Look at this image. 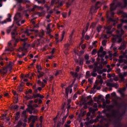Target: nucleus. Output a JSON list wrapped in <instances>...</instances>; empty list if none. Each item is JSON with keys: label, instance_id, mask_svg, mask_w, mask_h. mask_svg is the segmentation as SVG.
Here are the masks:
<instances>
[{"label": "nucleus", "instance_id": "4c0bfd02", "mask_svg": "<svg viewBox=\"0 0 127 127\" xmlns=\"http://www.w3.org/2000/svg\"><path fill=\"white\" fill-rule=\"evenodd\" d=\"M11 35L12 36V38H13V37H14V36H16V35H17V32H12Z\"/></svg>", "mask_w": 127, "mask_h": 127}, {"label": "nucleus", "instance_id": "39448f33", "mask_svg": "<svg viewBox=\"0 0 127 127\" xmlns=\"http://www.w3.org/2000/svg\"><path fill=\"white\" fill-rule=\"evenodd\" d=\"M29 46H30V45L26 43H24V46H23V48H20L19 49V51H23V50H27V49H28V47H29Z\"/></svg>", "mask_w": 127, "mask_h": 127}, {"label": "nucleus", "instance_id": "bb28decb", "mask_svg": "<svg viewBox=\"0 0 127 127\" xmlns=\"http://www.w3.org/2000/svg\"><path fill=\"white\" fill-rule=\"evenodd\" d=\"M70 74H71L73 78H76L78 77V73L77 72L74 73L73 72H70Z\"/></svg>", "mask_w": 127, "mask_h": 127}, {"label": "nucleus", "instance_id": "49530a36", "mask_svg": "<svg viewBox=\"0 0 127 127\" xmlns=\"http://www.w3.org/2000/svg\"><path fill=\"white\" fill-rule=\"evenodd\" d=\"M43 35H44V32L42 31V32L39 34V37H41V38H42V37H43Z\"/></svg>", "mask_w": 127, "mask_h": 127}, {"label": "nucleus", "instance_id": "3c124183", "mask_svg": "<svg viewBox=\"0 0 127 127\" xmlns=\"http://www.w3.org/2000/svg\"><path fill=\"white\" fill-rule=\"evenodd\" d=\"M74 53H75L76 55H77V56H81V55H79V54L78 53V51H77V50H74Z\"/></svg>", "mask_w": 127, "mask_h": 127}, {"label": "nucleus", "instance_id": "20e7f679", "mask_svg": "<svg viewBox=\"0 0 127 127\" xmlns=\"http://www.w3.org/2000/svg\"><path fill=\"white\" fill-rule=\"evenodd\" d=\"M68 43L69 44L67 43L64 45V48L65 50H64V53L65 54H66V55L68 54V53H67V50H69V46H70V45H72V42H70V41H69Z\"/></svg>", "mask_w": 127, "mask_h": 127}, {"label": "nucleus", "instance_id": "6e6552de", "mask_svg": "<svg viewBox=\"0 0 127 127\" xmlns=\"http://www.w3.org/2000/svg\"><path fill=\"white\" fill-rule=\"evenodd\" d=\"M13 65V64L12 62H10L8 66H7V67H6L7 68V70H8L10 73L11 72V70H12Z\"/></svg>", "mask_w": 127, "mask_h": 127}, {"label": "nucleus", "instance_id": "5fc2aeb1", "mask_svg": "<svg viewBox=\"0 0 127 127\" xmlns=\"http://www.w3.org/2000/svg\"><path fill=\"white\" fill-rule=\"evenodd\" d=\"M97 42H98V41H95L92 43V45H93V47H95V45L97 43Z\"/></svg>", "mask_w": 127, "mask_h": 127}, {"label": "nucleus", "instance_id": "f257e3e1", "mask_svg": "<svg viewBox=\"0 0 127 127\" xmlns=\"http://www.w3.org/2000/svg\"><path fill=\"white\" fill-rule=\"evenodd\" d=\"M19 17H21V14L20 13H17L14 17V22L16 23L17 25L18 26H20V24H19V22L20 21V19H19Z\"/></svg>", "mask_w": 127, "mask_h": 127}, {"label": "nucleus", "instance_id": "f704fd0d", "mask_svg": "<svg viewBox=\"0 0 127 127\" xmlns=\"http://www.w3.org/2000/svg\"><path fill=\"white\" fill-rule=\"evenodd\" d=\"M11 16L9 14H8V18H7V21L8 22H10L11 21Z\"/></svg>", "mask_w": 127, "mask_h": 127}, {"label": "nucleus", "instance_id": "de8ad7c7", "mask_svg": "<svg viewBox=\"0 0 127 127\" xmlns=\"http://www.w3.org/2000/svg\"><path fill=\"white\" fill-rule=\"evenodd\" d=\"M12 93L13 94L14 96H18L17 93H16V91L14 90H12Z\"/></svg>", "mask_w": 127, "mask_h": 127}, {"label": "nucleus", "instance_id": "69168bd1", "mask_svg": "<svg viewBox=\"0 0 127 127\" xmlns=\"http://www.w3.org/2000/svg\"><path fill=\"white\" fill-rule=\"evenodd\" d=\"M2 0H0V7H1V6H2Z\"/></svg>", "mask_w": 127, "mask_h": 127}, {"label": "nucleus", "instance_id": "aec40b11", "mask_svg": "<svg viewBox=\"0 0 127 127\" xmlns=\"http://www.w3.org/2000/svg\"><path fill=\"white\" fill-rule=\"evenodd\" d=\"M99 69H103V65H102V64H100V66H99V67H98L97 66V70L98 71V73L99 74H102V73H103V71Z\"/></svg>", "mask_w": 127, "mask_h": 127}, {"label": "nucleus", "instance_id": "6e6d98bb", "mask_svg": "<svg viewBox=\"0 0 127 127\" xmlns=\"http://www.w3.org/2000/svg\"><path fill=\"white\" fill-rule=\"evenodd\" d=\"M63 16L64 18H66V17L67 16V13H63Z\"/></svg>", "mask_w": 127, "mask_h": 127}, {"label": "nucleus", "instance_id": "0eeeda50", "mask_svg": "<svg viewBox=\"0 0 127 127\" xmlns=\"http://www.w3.org/2000/svg\"><path fill=\"white\" fill-rule=\"evenodd\" d=\"M29 121H32L33 124H34L37 121V116H31L29 119Z\"/></svg>", "mask_w": 127, "mask_h": 127}, {"label": "nucleus", "instance_id": "c03bdc74", "mask_svg": "<svg viewBox=\"0 0 127 127\" xmlns=\"http://www.w3.org/2000/svg\"><path fill=\"white\" fill-rule=\"evenodd\" d=\"M97 53V50L96 49H93L92 52V55H95Z\"/></svg>", "mask_w": 127, "mask_h": 127}, {"label": "nucleus", "instance_id": "338daca9", "mask_svg": "<svg viewBox=\"0 0 127 127\" xmlns=\"http://www.w3.org/2000/svg\"><path fill=\"white\" fill-rule=\"evenodd\" d=\"M60 124H61V123L60 122H58L57 124V127H60Z\"/></svg>", "mask_w": 127, "mask_h": 127}, {"label": "nucleus", "instance_id": "423d86ee", "mask_svg": "<svg viewBox=\"0 0 127 127\" xmlns=\"http://www.w3.org/2000/svg\"><path fill=\"white\" fill-rule=\"evenodd\" d=\"M106 54H107V53L105 51H99L98 53V57H101V58H104Z\"/></svg>", "mask_w": 127, "mask_h": 127}, {"label": "nucleus", "instance_id": "dca6fc26", "mask_svg": "<svg viewBox=\"0 0 127 127\" xmlns=\"http://www.w3.org/2000/svg\"><path fill=\"white\" fill-rule=\"evenodd\" d=\"M20 52H21V51H19V50H18V52L17 53V56L19 58H22L23 56H25L26 55V54L23 52H22V54L20 55Z\"/></svg>", "mask_w": 127, "mask_h": 127}, {"label": "nucleus", "instance_id": "412c9836", "mask_svg": "<svg viewBox=\"0 0 127 127\" xmlns=\"http://www.w3.org/2000/svg\"><path fill=\"white\" fill-rule=\"evenodd\" d=\"M86 99H90V101L88 102V104L89 106H91L92 105V103H93V100H92V96H89L86 97Z\"/></svg>", "mask_w": 127, "mask_h": 127}, {"label": "nucleus", "instance_id": "c9c22d12", "mask_svg": "<svg viewBox=\"0 0 127 127\" xmlns=\"http://www.w3.org/2000/svg\"><path fill=\"white\" fill-rule=\"evenodd\" d=\"M62 73V71L61 70H57L56 71V73L55 74V76H57L58 75H59V74H61Z\"/></svg>", "mask_w": 127, "mask_h": 127}, {"label": "nucleus", "instance_id": "4be33fe9", "mask_svg": "<svg viewBox=\"0 0 127 127\" xmlns=\"http://www.w3.org/2000/svg\"><path fill=\"white\" fill-rule=\"evenodd\" d=\"M125 89H120L118 90L119 93H120L122 97H124V92H125Z\"/></svg>", "mask_w": 127, "mask_h": 127}, {"label": "nucleus", "instance_id": "6ab92c4d", "mask_svg": "<svg viewBox=\"0 0 127 127\" xmlns=\"http://www.w3.org/2000/svg\"><path fill=\"white\" fill-rule=\"evenodd\" d=\"M111 29H112V26L107 27L105 29V30L107 31V33L108 34H111V33H112V32H111Z\"/></svg>", "mask_w": 127, "mask_h": 127}, {"label": "nucleus", "instance_id": "cd10ccee", "mask_svg": "<svg viewBox=\"0 0 127 127\" xmlns=\"http://www.w3.org/2000/svg\"><path fill=\"white\" fill-rule=\"evenodd\" d=\"M11 110H17L18 109V106L14 105L10 107Z\"/></svg>", "mask_w": 127, "mask_h": 127}, {"label": "nucleus", "instance_id": "b1692460", "mask_svg": "<svg viewBox=\"0 0 127 127\" xmlns=\"http://www.w3.org/2000/svg\"><path fill=\"white\" fill-rule=\"evenodd\" d=\"M37 69L38 73H40L41 70H42V67H41L40 65H37Z\"/></svg>", "mask_w": 127, "mask_h": 127}, {"label": "nucleus", "instance_id": "2eb2a0df", "mask_svg": "<svg viewBox=\"0 0 127 127\" xmlns=\"http://www.w3.org/2000/svg\"><path fill=\"white\" fill-rule=\"evenodd\" d=\"M88 28H89V23H87L86 28H84L82 32L83 37H84V36H85V34L86 33V32H87V31L88 30Z\"/></svg>", "mask_w": 127, "mask_h": 127}, {"label": "nucleus", "instance_id": "c85d7f7f", "mask_svg": "<svg viewBox=\"0 0 127 127\" xmlns=\"http://www.w3.org/2000/svg\"><path fill=\"white\" fill-rule=\"evenodd\" d=\"M47 30V33L48 34H49V36H50V37L51 38H52V37H53V36L51 35L50 33L51 32V29H46Z\"/></svg>", "mask_w": 127, "mask_h": 127}, {"label": "nucleus", "instance_id": "1a4fd4ad", "mask_svg": "<svg viewBox=\"0 0 127 127\" xmlns=\"http://www.w3.org/2000/svg\"><path fill=\"white\" fill-rule=\"evenodd\" d=\"M99 83H100V84H102V83H104V81H103V79L101 78L100 79V81L99 80H96L95 81V83L94 85V88L96 89L97 88V86L99 84Z\"/></svg>", "mask_w": 127, "mask_h": 127}, {"label": "nucleus", "instance_id": "9d476101", "mask_svg": "<svg viewBox=\"0 0 127 127\" xmlns=\"http://www.w3.org/2000/svg\"><path fill=\"white\" fill-rule=\"evenodd\" d=\"M120 60L118 61L119 63H123L124 62L125 64H127V61H126V60L123 59L124 57L123 56H121L119 57Z\"/></svg>", "mask_w": 127, "mask_h": 127}, {"label": "nucleus", "instance_id": "ddd939ff", "mask_svg": "<svg viewBox=\"0 0 127 127\" xmlns=\"http://www.w3.org/2000/svg\"><path fill=\"white\" fill-rule=\"evenodd\" d=\"M35 9H37L38 10H42L43 9V7L38 5H34L33 8L31 10V11H34V10H35Z\"/></svg>", "mask_w": 127, "mask_h": 127}, {"label": "nucleus", "instance_id": "a19ab883", "mask_svg": "<svg viewBox=\"0 0 127 127\" xmlns=\"http://www.w3.org/2000/svg\"><path fill=\"white\" fill-rule=\"evenodd\" d=\"M33 89L35 92V93H37V89H36V85H35L33 86Z\"/></svg>", "mask_w": 127, "mask_h": 127}, {"label": "nucleus", "instance_id": "0e129e2a", "mask_svg": "<svg viewBox=\"0 0 127 127\" xmlns=\"http://www.w3.org/2000/svg\"><path fill=\"white\" fill-rule=\"evenodd\" d=\"M85 39H86V40H89V39H90V36H89L88 35H86L85 36Z\"/></svg>", "mask_w": 127, "mask_h": 127}, {"label": "nucleus", "instance_id": "e433bc0d", "mask_svg": "<svg viewBox=\"0 0 127 127\" xmlns=\"http://www.w3.org/2000/svg\"><path fill=\"white\" fill-rule=\"evenodd\" d=\"M22 87H23V85L22 84H21L20 86H19L18 87V89H19V92H22Z\"/></svg>", "mask_w": 127, "mask_h": 127}, {"label": "nucleus", "instance_id": "c756f323", "mask_svg": "<svg viewBox=\"0 0 127 127\" xmlns=\"http://www.w3.org/2000/svg\"><path fill=\"white\" fill-rule=\"evenodd\" d=\"M20 115V113L19 112H17L16 114V116H15V120L16 121H17V120H18L20 117V116L19 115Z\"/></svg>", "mask_w": 127, "mask_h": 127}, {"label": "nucleus", "instance_id": "ea45409f", "mask_svg": "<svg viewBox=\"0 0 127 127\" xmlns=\"http://www.w3.org/2000/svg\"><path fill=\"white\" fill-rule=\"evenodd\" d=\"M68 116V114L64 118H63V123H65V121H66V119H67V117Z\"/></svg>", "mask_w": 127, "mask_h": 127}, {"label": "nucleus", "instance_id": "774afa93", "mask_svg": "<svg viewBox=\"0 0 127 127\" xmlns=\"http://www.w3.org/2000/svg\"><path fill=\"white\" fill-rule=\"evenodd\" d=\"M55 50H56L55 48L53 49V50H52L51 53L53 54L54 52H55Z\"/></svg>", "mask_w": 127, "mask_h": 127}, {"label": "nucleus", "instance_id": "f3484780", "mask_svg": "<svg viewBox=\"0 0 127 127\" xmlns=\"http://www.w3.org/2000/svg\"><path fill=\"white\" fill-rule=\"evenodd\" d=\"M127 75V72H124V73H120L119 77L122 79V80H124V77H126Z\"/></svg>", "mask_w": 127, "mask_h": 127}, {"label": "nucleus", "instance_id": "e2e57ef3", "mask_svg": "<svg viewBox=\"0 0 127 127\" xmlns=\"http://www.w3.org/2000/svg\"><path fill=\"white\" fill-rule=\"evenodd\" d=\"M54 78V76H53V75H49V80L50 81L51 80H52V79H53Z\"/></svg>", "mask_w": 127, "mask_h": 127}, {"label": "nucleus", "instance_id": "72a5a7b5", "mask_svg": "<svg viewBox=\"0 0 127 127\" xmlns=\"http://www.w3.org/2000/svg\"><path fill=\"white\" fill-rule=\"evenodd\" d=\"M24 33L27 34L28 36H29V35H30V33H29V30H26L25 31H24Z\"/></svg>", "mask_w": 127, "mask_h": 127}, {"label": "nucleus", "instance_id": "37998d69", "mask_svg": "<svg viewBox=\"0 0 127 127\" xmlns=\"http://www.w3.org/2000/svg\"><path fill=\"white\" fill-rule=\"evenodd\" d=\"M2 118H1V120H2L3 121H4V120H6V114H3L2 116Z\"/></svg>", "mask_w": 127, "mask_h": 127}, {"label": "nucleus", "instance_id": "13d9d810", "mask_svg": "<svg viewBox=\"0 0 127 127\" xmlns=\"http://www.w3.org/2000/svg\"><path fill=\"white\" fill-rule=\"evenodd\" d=\"M47 80H48V78L46 77L43 80V82H44V83H47Z\"/></svg>", "mask_w": 127, "mask_h": 127}, {"label": "nucleus", "instance_id": "a878e982", "mask_svg": "<svg viewBox=\"0 0 127 127\" xmlns=\"http://www.w3.org/2000/svg\"><path fill=\"white\" fill-rule=\"evenodd\" d=\"M2 20V17L1 16H0V24H4L5 23H6V21L5 20L1 21Z\"/></svg>", "mask_w": 127, "mask_h": 127}, {"label": "nucleus", "instance_id": "7ed1b4c3", "mask_svg": "<svg viewBox=\"0 0 127 127\" xmlns=\"http://www.w3.org/2000/svg\"><path fill=\"white\" fill-rule=\"evenodd\" d=\"M124 34V30H121L120 32H118V35L117 36V39H119L118 41V43H120V42H122V35Z\"/></svg>", "mask_w": 127, "mask_h": 127}, {"label": "nucleus", "instance_id": "603ef678", "mask_svg": "<svg viewBox=\"0 0 127 127\" xmlns=\"http://www.w3.org/2000/svg\"><path fill=\"white\" fill-rule=\"evenodd\" d=\"M58 34L56 35V39L57 40V42H60V41L58 40L59 39V37H58Z\"/></svg>", "mask_w": 127, "mask_h": 127}, {"label": "nucleus", "instance_id": "393cba45", "mask_svg": "<svg viewBox=\"0 0 127 127\" xmlns=\"http://www.w3.org/2000/svg\"><path fill=\"white\" fill-rule=\"evenodd\" d=\"M110 9L111 10H115L116 9V7H115V3H113L110 5Z\"/></svg>", "mask_w": 127, "mask_h": 127}, {"label": "nucleus", "instance_id": "a211bd4d", "mask_svg": "<svg viewBox=\"0 0 127 127\" xmlns=\"http://www.w3.org/2000/svg\"><path fill=\"white\" fill-rule=\"evenodd\" d=\"M97 9H98V8L94 6L92 7L90 9V13H95L97 11Z\"/></svg>", "mask_w": 127, "mask_h": 127}, {"label": "nucleus", "instance_id": "5701e85b", "mask_svg": "<svg viewBox=\"0 0 127 127\" xmlns=\"http://www.w3.org/2000/svg\"><path fill=\"white\" fill-rule=\"evenodd\" d=\"M74 31L72 30L69 35V42H72V37H73V35H74Z\"/></svg>", "mask_w": 127, "mask_h": 127}, {"label": "nucleus", "instance_id": "a18cd8bd", "mask_svg": "<svg viewBox=\"0 0 127 127\" xmlns=\"http://www.w3.org/2000/svg\"><path fill=\"white\" fill-rule=\"evenodd\" d=\"M90 112H96V111H98L97 109H94L93 108H90L89 109Z\"/></svg>", "mask_w": 127, "mask_h": 127}, {"label": "nucleus", "instance_id": "f03ea898", "mask_svg": "<svg viewBox=\"0 0 127 127\" xmlns=\"http://www.w3.org/2000/svg\"><path fill=\"white\" fill-rule=\"evenodd\" d=\"M98 64H95L94 65L93 71L91 72V75L93 77H96L97 76V68Z\"/></svg>", "mask_w": 127, "mask_h": 127}, {"label": "nucleus", "instance_id": "864d4df0", "mask_svg": "<svg viewBox=\"0 0 127 127\" xmlns=\"http://www.w3.org/2000/svg\"><path fill=\"white\" fill-rule=\"evenodd\" d=\"M11 31V29L10 28L7 29V33L9 34V33H10V32Z\"/></svg>", "mask_w": 127, "mask_h": 127}, {"label": "nucleus", "instance_id": "79ce46f5", "mask_svg": "<svg viewBox=\"0 0 127 127\" xmlns=\"http://www.w3.org/2000/svg\"><path fill=\"white\" fill-rule=\"evenodd\" d=\"M31 108H32V111H33V114H37V112H38L37 111V110H34V109H33V108L32 107H31Z\"/></svg>", "mask_w": 127, "mask_h": 127}, {"label": "nucleus", "instance_id": "9b49d317", "mask_svg": "<svg viewBox=\"0 0 127 127\" xmlns=\"http://www.w3.org/2000/svg\"><path fill=\"white\" fill-rule=\"evenodd\" d=\"M107 86L108 87H115L116 88H119V84L118 83H107Z\"/></svg>", "mask_w": 127, "mask_h": 127}, {"label": "nucleus", "instance_id": "052dcab7", "mask_svg": "<svg viewBox=\"0 0 127 127\" xmlns=\"http://www.w3.org/2000/svg\"><path fill=\"white\" fill-rule=\"evenodd\" d=\"M29 31H31V32L35 31L36 33L38 32V31L37 30H34V29H30L29 30Z\"/></svg>", "mask_w": 127, "mask_h": 127}, {"label": "nucleus", "instance_id": "680f3d73", "mask_svg": "<svg viewBox=\"0 0 127 127\" xmlns=\"http://www.w3.org/2000/svg\"><path fill=\"white\" fill-rule=\"evenodd\" d=\"M81 47L82 49H85V48H86V45L84 44L81 45Z\"/></svg>", "mask_w": 127, "mask_h": 127}, {"label": "nucleus", "instance_id": "473e14b6", "mask_svg": "<svg viewBox=\"0 0 127 127\" xmlns=\"http://www.w3.org/2000/svg\"><path fill=\"white\" fill-rule=\"evenodd\" d=\"M42 73H40L38 75V79H40V78H41V77H43V76H44V72H42Z\"/></svg>", "mask_w": 127, "mask_h": 127}, {"label": "nucleus", "instance_id": "2f4dec72", "mask_svg": "<svg viewBox=\"0 0 127 127\" xmlns=\"http://www.w3.org/2000/svg\"><path fill=\"white\" fill-rule=\"evenodd\" d=\"M91 76V74H90V71H88L86 72L85 78H88Z\"/></svg>", "mask_w": 127, "mask_h": 127}, {"label": "nucleus", "instance_id": "f8f14e48", "mask_svg": "<svg viewBox=\"0 0 127 127\" xmlns=\"http://www.w3.org/2000/svg\"><path fill=\"white\" fill-rule=\"evenodd\" d=\"M69 92L70 94H71V93H72V87L71 86H69L65 89V93L66 94V96H68V94H69Z\"/></svg>", "mask_w": 127, "mask_h": 127}, {"label": "nucleus", "instance_id": "58836bf2", "mask_svg": "<svg viewBox=\"0 0 127 127\" xmlns=\"http://www.w3.org/2000/svg\"><path fill=\"white\" fill-rule=\"evenodd\" d=\"M64 36H65V31H64L62 35V39L61 40V41H62V40L64 39Z\"/></svg>", "mask_w": 127, "mask_h": 127}, {"label": "nucleus", "instance_id": "7c9ffc66", "mask_svg": "<svg viewBox=\"0 0 127 127\" xmlns=\"http://www.w3.org/2000/svg\"><path fill=\"white\" fill-rule=\"evenodd\" d=\"M59 116V113L58 115L54 119V123H55V126H56V123H57V119H58V117Z\"/></svg>", "mask_w": 127, "mask_h": 127}, {"label": "nucleus", "instance_id": "4468645a", "mask_svg": "<svg viewBox=\"0 0 127 127\" xmlns=\"http://www.w3.org/2000/svg\"><path fill=\"white\" fill-rule=\"evenodd\" d=\"M0 73H1L3 75H6V73H7V68L5 67L2 69H0Z\"/></svg>", "mask_w": 127, "mask_h": 127}, {"label": "nucleus", "instance_id": "bf43d9fd", "mask_svg": "<svg viewBox=\"0 0 127 127\" xmlns=\"http://www.w3.org/2000/svg\"><path fill=\"white\" fill-rule=\"evenodd\" d=\"M106 44H107V42L106 41H103L102 42V45H103V46H106Z\"/></svg>", "mask_w": 127, "mask_h": 127}, {"label": "nucleus", "instance_id": "4d7b16f0", "mask_svg": "<svg viewBox=\"0 0 127 127\" xmlns=\"http://www.w3.org/2000/svg\"><path fill=\"white\" fill-rule=\"evenodd\" d=\"M110 94L106 95L105 97L106 100H108V99H110Z\"/></svg>", "mask_w": 127, "mask_h": 127}, {"label": "nucleus", "instance_id": "09e8293b", "mask_svg": "<svg viewBox=\"0 0 127 127\" xmlns=\"http://www.w3.org/2000/svg\"><path fill=\"white\" fill-rule=\"evenodd\" d=\"M101 30H102V27H101L100 26H99L97 27V31H98V32H100Z\"/></svg>", "mask_w": 127, "mask_h": 127}, {"label": "nucleus", "instance_id": "8fccbe9b", "mask_svg": "<svg viewBox=\"0 0 127 127\" xmlns=\"http://www.w3.org/2000/svg\"><path fill=\"white\" fill-rule=\"evenodd\" d=\"M107 67L108 68V69L107 70V72L108 73H110V72L112 71V68H110V65H108Z\"/></svg>", "mask_w": 127, "mask_h": 127}]
</instances>
